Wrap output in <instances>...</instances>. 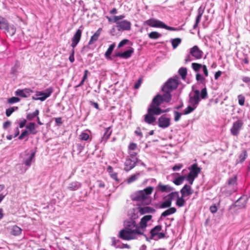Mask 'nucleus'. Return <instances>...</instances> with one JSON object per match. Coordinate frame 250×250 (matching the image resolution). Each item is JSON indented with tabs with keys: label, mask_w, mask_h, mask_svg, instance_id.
Wrapping results in <instances>:
<instances>
[{
	"label": "nucleus",
	"mask_w": 250,
	"mask_h": 250,
	"mask_svg": "<svg viewBox=\"0 0 250 250\" xmlns=\"http://www.w3.org/2000/svg\"><path fill=\"white\" fill-rule=\"evenodd\" d=\"M243 125V122L241 120H238L234 122L231 128H230L231 134L235 136L238 135L240 130Z\"/></svg>",
	"instance_id": "1a4fd4ad"
},
{
	"label": "nucleus",
	"mask_w": 250,
	"mask_h": 250,
	"mask_svg": "<svg viewBox=\"0 0 250 250\" xmlns=\"http://www.w3.org/2000/svg\"><path fill=\"white\" fill-rule=\"evenodd\" d=\"M147 111L150 113L153 116L158 115L161 114L162 113L164 112L159 106L154 105L153 104H150L149 107L147 109Z\"/></svg>",
	"instance_id": "a211bd4d"
},
{
	"label": "nucleus",
	"mask_w": 250,
	"mask_h": 250,
	"mask_svg": "<svg viewBox=\"0 0 250 250\" xmlns=\"http://www.w3.org/2000/svg\"><path fill=\"white\" fill-rule=\"evenodd\" d=\"M129 41L127 39H124L122 40L118 44V47L121 48L124 46L125 44H127L128 42H129Z\"/></svg>",
	"instance_id": "052dcab7"
},
{
	"label": "nucleus",
	"mask_w": 250,
	"mask_h": 250,
	"mask_svg": "<svg viewBox=\"0 0 250 250\" xmlns=\"http://www.w3.org/2000/svg\"><path fill=\"white\" fill-rule=\"evenodd\" d=\"M112 130L111 129V126H109L105 128V132L102 138V141L106 142L107 140L109 138L111 134H112Z\"/></svg>",
	"instance_id": "cd10ccee"
},
{
	"label": "nucleus",
	"mask_w": 250,
	"mask_h": 250,
	"mask_svg": "<svg viewBox=\"0 0 250 250\" xmlns=\"http://www.w3.org/2000/svg\"><path fill=\"white\" fill-rule=\"evenodd\" d=\"M158 126L162 128L168 127L170 125V119L166 117L164 115L161 116L158 121Z\"/></svg>",
	"instance_id": "9b49d317"
},
{
	"label": "nucleus",
	"mask_w": 250,
	"mask_h": 250,
	"mask_svg": "<svg viewBox=\"0 0 250 250\" xmlns=\"http://www.w3.org/2000/svg\"><path fill=\"white\" fill-rule=\"evenodd\" d=\"M138 217V216L134 214V216H132L131 219L124 222L125 228L120 230V238L123 240H130L136 239L137 236L143 234V231L140 230V228L134 220Z\"/></svg>",
	"instance_id": "f257e3e1"
},
{
	"label": "nucleus",
	"mask_w": 250,
	"mask_h": 250,
	"mask_svg": "<svg viewBox=\"0 0 250 250\" xmlns=\"http://www.w3.org/2000/svg\"><path fill=\"white\" fill-rule=\"evenodd\" d=\"M204 8H203L202 6H200L198 9V15L196 17V19L201 20V19L202 16L204 13Z\"/></svg>",
	"instance_id": "603ef678"
},
{
	"label": "nucleus",
	"mask_w": 250,
	"mask_h": 250,
	"mask_svg": "<svg viewBox=\"0 0 250 250\" xmlns=\"http://www.w3.org/2000/svg\"><path fill=\"white\" fill-rule=\"evenodd\" d=\"M180 192L183 197H185L191 195L193 191L190 186L186 184L181 189Z\"/></svg>",
	"instance_id": "4be33fe9"
},
{
	"label": "nucleus",
	"mask_w": 250,
	"mask_h": 250,
	"mask_svg": "<svg viewBox=\"0 0 250 250\" xmlns=\"http://www.w3.org/2000/svg\"><path fill=\"white\" fill-rule=\"evenodd\" d=\"M179 197V192L177 191L172 192L168 194L167 197L172 202L174 198Z\"/></svg>",
	"instance_id": "c03bdc74"
},
{
	"label": "nucleus",
	"mask_w": 250,
	"mask_h": 250,
	"mask_svg": "<svg viewBox=\"0 0 250 250\" xmlns=\"http://www.w3.org/2000/svg\"><path fill=\"white\" fill-rule=\"evenodd\" d=\"M162 229L161 225H157L152 229L150 231V239L157 241L164 238L166 237V233L161 232Z\"/></svg>",
	"instance_id": "423d86ee"
},
{
	"label": "nucleus",
	"mask_w": 250,
	"mask_h": 250,
	"mask_svg": "<svg viewBox=\"0 0 250 250\" xmlns=\"http://www.w3.org/2000/svg\"><path fill=\"white\" fill-rule=\"evenodd\" d=\"M28 157L23 160V163L28 167L31 165L32 161L34 159L35 156V151H32L30 154H27Z\"/></svg>",
	"instance_id": "393cba45"
},
{
	"label": "nucleus",
	"mask_w": 250,
	"mask_h": 250,
	"mask_svg": "<svg viewBox=\"0 0 250 250\" xmlns=\"http://www.w3.org/2000/svg\"><path fill=\"white\" fill-rule=\"evenodd\" d=\"M237 188V176H234L228 180L227 185L222 188V190L226 196H229L236 192Z\"/></svg>",
	"instance_id": "7ed1b4c3"
},
{
	"label": "nucleus",
	"mask_w": 250,
	"mask_h": 250,
	"mask_svg": "<svg viewBox=\"0 0 250 250\" xmlns=\"http://www.w3.org/2000/svg\"><path fill=\"white\" fill-rule=\"evenodd\" d=\"M188 169L190 171L188 175L194 178H196L201 171V168L198 167L196 163L192 164L188 167Z\"/></svg>",
	"instance_id": "f8f14e48"
},
{
	"label": "nucleus",
	"mask_w": 250,
	"mask_h": 250,
	"mask_svg": "<svg viewBox=\"0 0 250 250\" xmlns=\"http://www.w3.org/2000/svg\"><path fill=\"white\" fill-rule=\"evenodd\" d=\"M161 36V34L156 31H153L148 34L149 38L152 39H157Z\"/></svg>",
	"instance_id": "a18cd8bd"
},
{
	"label": "nucleus",
	"mask_w": 250,
	"mask_h": 250,
	"mask_svg": "<svg viewBox=\"0 0 250 250\" xmlns=\"http://www.w3.org/2000/svg\"><path fill=\"white\" fill-rule=\"evenodd\" d=\"M201 97L203 99H205L208 97V93L206 87L203 88L201 91Z\"/></svg>",
	"instance_id": "5fc2aeb1"
},
{
	"label": "nucleus",
	"mask_w": 250,
	"mask_h": 250,
	"mask_svg": "<svg viewBox=\"0 0 250 250\" xmlns=\"http://www.w3.org/2000/svg\"><path fill=\"white\" fill-rule=\"evenodd\" d=\"M174 121L175 122L178 121L181 118L182 113L179 112L177 111H174Z\"/></svg>",
	"instance_id": "bf43d9fd"
},
{
	"label": "nucleus",
	"mask_w": 250,
	"mask_h": 250,
	"mask_svg": "<svg viewBox=\"0 0 250 250\" xmlns=\"http://www.w3.org/2000/svg\"><path fill=\"white\" fill-rule=\"evenodd\" d=\"M137 148V145L135 143H132L128 146L129 150H134Z\"/></svg>",
	"instance_id": "338daca9"
},
{
	"label": "nucleus",
	"mask_w": 250,
	"mask_h": 250,
	"mask_svg": "<svg viewBox=\"0 0 250 250\" xmlns=\"http://www.w3.org/2000/svg\"><path fill=\"white\" fill-rule=\"evenodd\" d=\"M171 100V94H169L168 93H165L163 92L162 95L157 94L154 98L153 99L152 103L151 104H153L154 105L159 106H160L163 102L168 103Z\"/></svg>",
	"instance_id": "20e7f679"
},
{
	"label": "nucleus",
	"mask_w": 250,
	"mask_h": 250,
	"mask_svg": "<svg viewBox=\"0 0 250 250\" xmlns=\"http://www.w3.org/2000/svg\"><path fill=\"white\" fill-rule=\"evenodd\" d=\"M139 162L138 159L137 157H126L125 162L124 170L126 171H129L133 168L137 162Z\"/></svg>",
	"instance_id": "6e6552de"
},
{
	"label": "nucleus",
	"mask_w": 250,
	"mask_h": 250,
	"mask_svg": "<svg viewBox=\"0 0 250 250\" xmlns=\"http://www.w3.org/2000/svg\"><path fill=\"white\" fill-rule=\"evenodd\" d=\"M153 188L148 187L144 190L138 191L131 195V199L133 201H139L145 204H148L150 200H148V196L151 194Z\"/></svg>",
	"instance_id": "f03ea898"
},
{
	"label": "nucleus",
	"mask_w": 250,
	"mask_h": 250,
	"mask_svg": "<svg viewBox=\"0 0 250 250\" xmlns=\"http://www.w3.org/2000/svg\"><path fill=\"white\" fill-rule=\"evenodd\" d=\"M20 99L16 97H12L8 100V102L9 104H14L20 101Z\"/></svg>",
	"instance_id": "13d9d810"
},
{
	"label": "nucleus",
	"mask_w": 250,
	"mask_h": 250,
	"mask_svg": "<svg viewBox=\"0 0 250 250\" xmlns=\"http://www.w3.org/2000/svg\"><path fill=\"white\" fill-rule=\"evenodd\" d=\"M53 92V88L50 87L44 91H36L35 96L38 97L40 101H44L51 95Z\"/></svg>",
	"instance_id": "0eeeda50"
},
{
	"label": "nucleus",
	"mask_w": 250,
	"mask_h": 250,
	"mask_svg": "<svg viewBox=\"0 0 250 250\" xmlns=\"http://www.w3.org/2000/svg\"><path fill=\"white\" fill-rule=\"evenodd\" d=\"M89 136L88 134L82 132L79 136V138L80 140L83 141H87L89 139Z\"/></svg>",
	"instance_id": "864d4df0"
},
{
	"label": "nucleus",
	"mask_w": 250,
	"mask_h": 250,
	"mask_svg": "<svg viewBox=\"0 0 250 250\" xmlns=\"http://www.w3.org/2000/svg\"><path fill=\"white\" fill-rule=\"evenodd\" d=\"M176 211V208L174 207L170 208L164 211L161 215V218L162 217H166L175 213Z\"/></svg>",
	"instance_id": "2f4dec72"
},
{
	"label": "nucleus",
	"mask_w": 250,
	"mask_h": 250,
	"mask_svg": "<svg viewBox=\"0 0 250 250\" xmlns=\"http://www.w3.org/2000/svg\"><path fill=\"white\" fill-rule=\"evenodd\" d=\"M101 31L102 28H99L96 31V32L93 34V35L91 37L90 40L88 42L89 44H92L98 40V38L101 34Z\"/></svg>",
	"instance_id": "c85d7f7f"
},
{
	"label": "nucleus",
	"mask_w": 250,
	"mask_h": 250,
	"mask_svg": "<svg viewBox=\"0 0 250 250\" xmlns=\"http://www.w3.org/2000/svg\"><path fill=\"white\" fill-rule=\"evenodd\" d=\"M178 84L177 79L170 78L162 87V91L165 93L167 92L169 94H171L172 91L177 88Z\"/></svg>",
	"instance_id": "39448f33"
},
{
	"label": "nucleus",
	"mask_w": 250,
	"mask_h": 250,
	"mask_svg": "<svg viewBox=\"0 0 250 250\" xmlns=\"http://www.w3.org/2000/svg\"><path fill=\"white\" fill-rule=\"evenodd\" d=\"M82 31L79 29L77 30L72 39L71 46L74 48L80 42L82 36Z\"/></svg>",
	"instance_id": "2eb2a0df"
},
{
	"label": "nucleus",
	"mask_w": 250,
	"mask_h": 250,
	"mask_svg": "<svg viewBox=\"0 0 250 250\" xmlns=\"http://www.w3.org/2000/svg\"><path fill=\"white\" fill-rule=\"evenodd\" d=\"M82 186V184L77 181L72 182L69 183L67 187V189L71 191L78 190Z\"/></svg>",
	"instance_id": "b1692460"
},
{
	"label": "nucleus",
	"mask_w": 250,
	"mask_h": 250,
	"mask_svg": "<svg viewBox=\"0 0 250 250\" xmlns=\"http://www.w3.org/2000/svg\"><path fill=\"white\" fill-rule=\"evenodd\" d=\"M162 24V21L153 18L150 19L144 22V24H146L151 27L157 28H161Z\"/></svg>",
	"instance_id": "4468645a"
},
{
	"label": "nucleus",
	"mask_w": 250,
	"mask_h": 250,
	"mask_svg": "<svg viewBox=\"0 0 250 250\" xmlns=\"http://www.w3.org/2000/svg\"><path fill=\"white\" fill-rule=\"evenodd\" d=\"M156 190L161 192H169L173 190V188L168 185H163L160 182L156 187Z\"/></svg>",
	"instance_id": "aec40b11"
},
{
	"label": "nucleus",
	"mask_w": 250,
	"mask_h": 250,
	"mask_svg": "<svg viewBox=\"0 0 250 250\" xmlns=\"http://www.w3.org/2000/svg\"><path fill=\"white\" fill-rule=\"evenodd\" d=\"M196 80L200 83H205V78L200 73H197L196 74Z\"/></svg>",
	"instance_id": "8fccbe9b"
},
{
	"label": "nucleus",
	"mask_w": 250,
	"mask_h": 250,
	"mask_svg": "<svg viewBox=\"0 0 250 250\" xmlns=\"http://www.w3.org/2000/svg\"><path fill=\"white\" fill-rule=\"evenodd\" d=\"M107 170L111 178L117 182L119 181L118 178L117 173L113 172V168L111 166H109L107 167Z\"/></svg>",
	"instance_id": "72a5a7b5"
},
{
	"label": "nucleus",
	"mask_w": 250,
	"mask_h": 250,
	"mask_svg": "<svg viewBox=\"0 0 250 250\" xmlns=\"http://www.w3.org/2000/svg\"><path fill=\"white\" fill-rule=\"evenodd\" d=\"M114 47H115V44L114 43H113L112 44H111L108 48L107 49V50H106V51L105 52V58L107 59H110V55L111 54L114 48Z\"/></svg>",
	"instance_id": "e433bc0d"
},
{
	"label": "nucleus",
	"mask_w": 250,
	"mask_h": 250,
	"mask_svg": "<svg viewBox=\"0 0 250 250\" xmlns=\"http://www.w3.org/2000/svg\"><path fill=\"white\" fill-rule=\"evenodd\" d=\"M133 52L134 49L133 48H130L129 50H127L123 52V58L128 59L130 58L132 56Z\"/></svg>",
	"instance_id": "4c0bfd02"
},
{
	"label": "nucleus",
	"mask_w": 250,
	"mask_h": 250,
	"mask_svg": "<svg viewBox=\"0 0 250 250\" xmlns=\"http://www.w3.org/2000/svg\"><path fill=\"white\" fill-rule=\"evenodd\" d=\"M248 156V154L246 150H244L239 155L238 159L236 161V163H243Z\"/></svg>",
	"instance_id": "f704fd0d"
},
{
	"label": "nucleus",
	"mask_w": 250,
	"mask_h": 250,
	"mask_svg": "<svg viewBox=\"0 0 250 250\" xmlns=\"http://www.w3.org/2000/svg\"><path fill=\"white\" fill-rule=\"evenodd\" d=\"M238 103L240 105H244L245 101L244 96L242 95H239L238 96Z\"/></svg>",
	"instance_id": "4d7b16f0"
},
{
	"label": "nucleus",
	"mask_w": 250,
	"mask_h": 250,
	"mask_svg": "<svg viewBox=\"0 0 250 250\" xmlns=\"http://www.w3.org/2000/svg\"><path fill=\"white\" fill-rule=\"evenodd\" d=\"M171 203L172 202L167 198V200L160 205L159 208H169L171 206Z\"/></svg>",
	"instance_id": "a19ab883"
},
{
	"label": "nucleus",
	"mask_w": 250,
	"mask_h": 250,
	"mask_svg": "<svg viewBox=\"0 0 250 250\" xmlns=\"http://www.w3.org/2000/svg\"><path fill=\"white\" fill-rule=\"evenodd\" d=\"M39 114V110L36 109L33 113H27L26 119L28 121H32L34 118H36Z\"/></svg>",
	"instance_id": "c9c22d12"
},
{
	"label": "nucleus",
	"mask_w": 250,
	"mask_h": 250,
	"mask_svg": "<svg viewBox=\"0 0 250 250\" xmlns=\"http://www.w3.org/2000/svg\"><path fill=\"white\" fill-rule=\"evenodd\" d=\"M139 212L141 214H144L147 213H153L155 212V209L150 207H139Z\"/></svg>",
	"instance_id": "bb28decb"
},
{
	"label": "nucleus",
	"mask_w": 250,
	"mask_h": 250,
	"mask_svg": "<svg viewBox=\"0 0 250 250\" xmlns=\"http://www.w3.org/2000/svg\"><path fill=\"white\" fill-rule=\"evenodd\" d=\"M201 68H202L204 76L205 77H208V68H207L206 65H203Z\"/></svg>",
	"instance_id": "69168bd1"
},
{
	"label": "nucleus",
	"mask_w": 250,
	"mask_h": 250,
	"mask_svg": "<svg viewBox=\"0 0 250 250\" xmlns=\"http://www.w3.org/2000/svg\"><path fill=\"white\" fill-rule=\"evenodd\" d=\"M8 23V21L4 18L0 16V29L2 30L5 29Z\"/></svg>",
	"instance_id": "58836bf2"
},
{
	"label": "nucleus",
	"mask_w": 250,
	"mask_h": 250,
	"mask_svg": "<svg viewBox=\"0 0 250 250\" xmlns=\"http://www.w3.org/2000/svg\"><path fill=\"white\" fill-rule=\"evenodd\" d=\"M152 216L151 215H146L144 216L141 220L140 222V226L139 228H140V230H143L147 227V223L148 221L150 220Z\"/></svg>",
	"instance_id": "412c9836"
},
{
	"label": "nucleus",
	"mask_w": 250,
	"mask_h": 250,
	"mask_svg": "<svg viewBox=\"0 0 250 250\" xmlns=\"http://www.w3.org/2000/svg\"><path fill=\"white\" fill-rule=\"evenodd\" d=\"M190 53L192 57L196 59H200L202 57L203 52L197 46L195 45L190 49Z\"/></svg>",
	"instance_id": "dca6fc26"
},
{
	"label": "nucleus",
	"mask_w": 250,
	"mask_h": 250,
	"mask_svg": "<svg viewBox=\"0 0 250 250\" xmlns=\"http://www.w3.org/2000/svg\"><path fill=\"white\" fill-rule=\"evenodd\" d=\"M184 197L182 195V197L179 196L177 198L176 204L179 207H183L185 203V200H184Z\"/></svg>",
	"instance_id": "37998d69"
},
{
	"label": "nucleus",
	"mask_w": 250,
	"mask_h": 250,
	"mask_svg": "<svg viewBox=\"0 0 250 250\" xmlns=\"http://www.w3.org/2000/svg\"><path fill=\"white\" fill-rule=\"evenodd\" d=\"M125 17V16L124 15H120V16H114L113 18V21L114 22H117V21L120 20H122L123 19H124V18Z\"/></svg>",
	"instance_id": "680f3d73"
},
{
	"label": "nucleus",
	"mask_w": 250,
	"mask_h": 250,
	"mask_svg": "<svg viewBox=\"0 0 250 250\" xmlns=\"http://www.w3.org/2000/svg\"><path fill=\"white\" fill-rule=\"evenodd\" d=\"M178 72L182 78L184 79L187 75V69L186 67H181L179 69Z\"/></svg>",
	"instance_id": "79ce46f5"
},
{
	"label": "nucleus",
	"mask_w": 250,
	"mask_h": 250,
	"mask_svg": "<svg viewBox=\"0 0 250 250\" xmlns=\"http://www.w3.org/2000/svg\"><path fill=\"white\" fill-rule=\"evenodd\" d=\"M200 101V91L199 90H195L194 92V95L190 96L189 103L190 105L196 108L199 104Z\"/></svg>",
	"instance_id": "9d476101"
},
{
	"label": "nucleus",
	"mask_w": 250,
	"mask_h": 250,
	"mask_svg": "<svg viewBox=\"0 0 250 250\" xmlns=\"http://www.w3.org/2000/svg\"><path fill=\"white\" fill-rule=\"evenodd\" d=\"M247 197L246 196H242L240 197L235 202V206L240 208H244L247 204Z\"/></svg>",
	"instance_id": "5701e85b"
},
{
	"label": "nucleus",
	"mask_w": 250,
	"mask_h": 250,
	"mask_svg": "<svg viewBox=\"0 0 250 250\" xmlns=\"http://www.w3.org/2000/svg\"><path fill=\"white\" fill-rule=\"evenodd\" d=\"M117 27L119 31L121 30L128 31L131 29V23L126 20L118 21L117 22Z\"/></svg>",
	"instance_id": "ddd939ff"
},
{
	"label": "nucleus",
	"mask_w": 250,
	"mask_h": 250,
	"mask_svg": "<svg viewBox=\"0 0 250 250\" xmlns=\"http://www.w3.org/2000/svg\"><path fill=\"white\" fill-rule=\"evenodd\" d=\"M2 30L7 36L9 35L12 37L15 35L16 32V28L14 24H10L8 22L5 28L3 29Z\"/></svg>",
	"instance_id": "f3484780"
},
{
	"label": "nucleus",
	"mask_w": 250,
	"mask_h": 250,
	"mask_svg": "<svg viewBox=\"0 0 250 250\" xmlns=\"http://www.w3.org/2000/svg\"><path fill=\"white\" fill-rule=\"evenodd\" d=\"M29 134V132L25 130L23 131L22 132L21 134L19 136V140H22L24 137L28 136Z\"/></svg>",
	"instance_id": "e2e57ef3"
},
{
	"label": "nucleus",
	"mask_w": 250,
	"mask_h": 250,
	"mask_svg": "<svg viewBox=\"0 0 250 250\" xmlns=\"http://www.w3.org/2000/svg\"><path fill=\"white\" fill-rule=\"evenodd\" d=\"M11 125V122L10 121L5 122L3 124V128L4 129H6L8 127L10 126Z\"/></svg>",
	"instance_id": "774afa93"
},
{
	"label": "nucleus",
	"mask_w": 250,
	"mask_h": 250,
	"mask_svg": "<svg viewBox=\"0 0 250 250\" xmlns=\"http://www.w3.org/2000/svg\"><path fill=\"white\" fill-rule=\"evenodd\" d=\"M112 240V246H114L116 248H119L121 247L120 245H117V243L120 242L119 240H117L115 237H112L111 238Z\"/></svg>",
	"instance_id": "6e6d98bb"
},
{
	"label": "nucleus",
	"mask_w": 250,
	"mask_h": 250,
	"mask_svg": "<svg viewBox=\"0 0 250 250\" xmlns=\"http://www.w3.org/2000/svg\"><path fill=\"white\" fill-rule=\"evenodd\" d=\"M183 167V164H178L175 165L174 167H173L172 170L173 171H178V170H180Z\"/></svg>",
	"instance_id": "0e129e2a"
},
{
	"label": "nucleus",
	"mask_w": 250,
	"mask_h": 250,
	"mask_svg": "<svg viewBox=\"0 0 250 250\" xmlns=\"http://www.w3.org/2000/svg\"><path fill=\"white\" fill-rule=\"evenodd\" d=\"M196 108L190 105H188L184 111L183 114L185 115L188 114L193 111Z\"/></svg>",
	"instance_id": "09e8293b"
},
{
	"label": "nucleus",
	"mask_w": 250,
	"mask_h": 250,
	"mask_svg": "<svg viewBox=\"0 0 250 250\" xmlns=\"http://www.w3.org/2000/svg\"><path fill=\"white\" fill-rule=\"evenodd\" d=\"M181 42V39L180 38H175L171 40V44L174 49H175Z\"/></svg>",
	"instance_id": "49530a36"
},
{
	"label": "nucleus",
	"mask_w": 250,
	"mask_h": 250,
	"mask_svg": "<svg viewBox=\"0 0 250 250\" xmlns=\"http://www.w3.org/2000/svg\"><path fill=\"white\" fill-rule=\"evenodd\" d=\"M18 109V107H10L6 110L5 114L7 117H9L16 110Z\"/></svg>",
	"instance_id": "3c124183"
},
{
	"label": "nucleus",
	"mask_w": 250,
	"mask_h": 250,
	"mask_svg": "<svg viewBox=\"0 0 250 250\" xmlns=\"http://www.w3.org/2000/svg\"><path fill=\"white\" fill-rule=\"evenodd\" d=\"M32 92H33V90L29 88L18 89L16 91V95L21 97L27 98L29 96L30 93Z\"/></svg>",
	"instance_id": "6ab92c4d"
},
{
	"label": "nucleus",
	"mask_w": 250,
	"mask_h": 250,
	"mask_svg": "<svg viewBox=\"0 0 250 250\" xmlns=\"http://www.w3.org/2000/svg\"><path fill=\"white\" fill-rule=\"evenodd\" d=\"M143 173V172H138L134 174H133L131 175L127 179V183L128 184H130L136 180H137L139 177L141 176V174Z\"/></svg>",
	"instance_id": "7c9ffc66"
},
{
	"label": "nucleus",
	"mask_w": 250,
	"mask_h": 250,
	"mask_svg": "<svg viewBox=\"0 0 250 250\" xmlns=\"http://www.w3.org/2000/svg\"><path fill=\"white\" fill-rule=\"evenodd\" d=\"M156 120V118L148 111L147 113L144 116V121L148 124H153Z\"/></svg>",
	"instance_id": "a878e982"
},
{
	"label": "nucleus",
	"mask_w": 250,
	"mask_h": 250,
	"mask_svg": "<svg viewBox=\"0 0 250 250\" xmlns=\"http://www.w3.org/2000/svg\"><path fill=\"white\" fill-rule=\"evenodd\" d=\"M22 229L19 227L15 225L11 227L10 233L14 236H18L21 233Z\"/></svg>",
	"instance_id": "c756f323"
},
{
	"label": "nucleus",
	"mask_w": 250,
	"mask_h": 250,
	"mask_svg": "<svg viewBox=\"0 0 250 250\" xmlns=\"http://www.w3.org/2000/svg\"><path fill=\"white\" fill-rule=\"evenodd\" d=\"M36 124L34 122H30L26 125V129H28L30 133L33 134H36L37 131L36 130Z\"/></svg>",
	"instance_id": "473e14b6"
},
{
	"label": "nucleus",
	"mask_w": 250,
	"mask_h": 250,
	"mask_svg": "<svg viewBox=\"0 0 250 250\" xmlns=\"http://www.w3.org/2000/svg\"><path fill=\"white\" fill-rule=\"evenodd\" d=\"M185 178H186V177L185 176H179L178 177L176 178L173 180V183L176 185H177V186L180 185L183 183Z\"/></svg>",
	"instance_id": "ea45409f"
},
{
	"label": "nucleus",
	"mask_w": 250,
	"mask_h": 250,
	"mask_svg": "<svg viewBox=\"0 0 250 250\" xmlns=\"http://www.w3.org/2000/svg\"><path fill=\"white\" fill-rule=\"evenodd\" d=\"M191 66L192 69L197 73L202 68L203 65L200 63L193 62L192 63Z\"/></svg>",
	"instance_id": "de8ad7c7"
}]
</instances>
